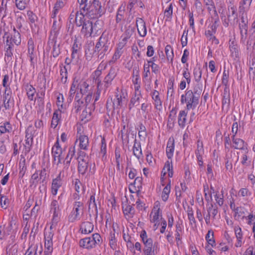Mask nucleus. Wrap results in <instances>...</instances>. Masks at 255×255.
<instances>
[{"label":"nucleus","mask_w":255,"mask_h":255,"mask_svg":"<svg viewBox=\"0 0 255 255\" xmlns=\"http://www.w3.org/2000/svg\"><path fill=\"white\" fill-rule=\"evenodd\" d=\"M84 8H86V14L91 18H98L105 13V9L101 5L100 0H85Z\"/></svg>","instance_id":"1"},{"label":"nucleus","mask_w":255,"mask_h":255,"mask_svg":"<svg viewBox=\"0 0 255 255\" xmlns=\"http://www.w3.org/2000/svg\"><path fill=\"white\" fill-rule=\"evenodd\" d=\"M111 49V41L108 35L103 33L96 44L94 53H97L98 58L102 59Z\"/></svg>","instance_id":"2"},{"label":"nucleus","mask_w":255,"mask_h":255,"mask_svg":"<svg viewBox=\"0 0 255 255\" xmlns=\"http://www.w3.org/2000/svg\"><path fill=\"white\" fill-rule=\"evenodd\" d=\"M199 95L196 92L193 93L192 90H186L185 94L181 96V103H186L188 110L195 109L199 103Z\"/></svg>","instance_id":"3"},{"label":"nucleus","mask_w":255,"mask_h":255,"mask_svg":"<svg viewBox=\"0 0 255 255\" xmlns=\"http://www.w3.org/2000/svg\"><path fill=\"white\" fill-rule=\"evenodd\" d=\"M3 40L5 42V50L11 51L13 49V44L18 45L21 43V39L19 32L13 28V33L10 35L5 33L3 36Z\"/></svg>","instance_id":"4"},{"label":"nucleus","mask_w":255,"mask_h":255,"mask_svg":"<svg viewBox=\"0 0 255 255\" xmlns=\"http://www.w3.org/2000/svg\"><path fill=\"white\" fill-rule=\"evenodd\" d=\"M140 237L144 246L143 255H155L154 253L155 243L153 245L152 238L147 236L144 230L141 231Z\"/></svg>","instance_id":"5"},{"label":"nucleus","mask_w":255,"mask_h":255,"mask_svg":"<svg viewBox=\"0 0 255 255\" xmlns=\"http://www.w3.org/2000/svg\"><path fill=\"white\" fill-rule=\"evenodd\" d=\"M77 159L78 161V169L80 174L84 175L90 170L89 157L84 151L79 152Z\"/></svg>","instance_id":"6"},{"label":"nucleus","mask_w":255,"mask_h":255,"mask_svg":"<svg viewBox=\"0 0 255 255\" xmlns=\"http://www.w3.org/2000/svg\"><path fill=\"white\" fill-rule=\"evenodd\" d=\"M101 237L99 234H94L92 237L85 238L80 241L79 244L82 247L91 249L101 243Z\"/></svg>","instance_id":"7"},{"label":"nucleus","mask_w":255,"mask_h":255,"mask_svg":"<svg viewBox=\"0 0 255 255\" xmlns=\"http://www.w3.org/2000/svg\"><path fill=\"white\" fill-rule=\"evenodd\" d=\"M52 155L57 166L61 164L64 156L63 155V149L59 144L58 138L52 148Z\"/></svg>","instance_id":"8"},{"label":"nucleus","mask_w":255,"mask_h":255,"mask_svg":"<svg viewBox=\"0 0 255 255\" xmlns=\"http://www.w3.org/2000/svg\"><path fill=\"white\" fill-rule=\"evenodd\" d=\"M83 203L77 201L75 202L73 205V209L68 216V221L70 222L73 223L80 218V213H83Z\"/></svg>","instance_id":"9"},{"label":"nucleus","mask_w":255,"mask_h":255,"mask_svg":"<svg viewBox=\"0 0 255 255\" xmlns=\"http://www.w3.org/2000/svg\"><path fill=\"white\" fill-rule=\"evenodd\" d=\"M127 100L124 96V94L121 92L119 94L116 95V98L113 102V108L114 110L119 111L120 109L124 105H126Z\"/></svg>","instance_id":"10"},{"label":"nucleus","mask_w":255,"mask_h":255,"mask_svg":"<svg viewBox=\"0 0 255 255\" xmlns=\"http://www.w3.org/2000/svg\"><path fill=\"white\" fill-rule=\"evenodd\" d=\"M241 22L239 23V29L241 35V41L245 42L247 38L248 20L245 18V15H241Z\"/></svg>","instance_id":"11"},{"label":"nucleus","mask_w":255,"mask_h":255,"mask_svg":"<svg viewBox=\"0 0 255 255\" xmlns=\"http://www.w3.org/2000/svg\"><path fill=\"white\" fill-rule=\"evenodd\" d=\"M62 208L54 203L53 201L50 204V212L53 214L52 216V225L54 224H56L60 219V212Z\"/></svg>","instance_id":"12"},{"label":"nucleus","mask_w":255,"mask_h":255,"mask_svg":"<svg viewBox=\"0 0 255 255\" xmlns=\"http://www.w3.org/2000/svg\"><path fill=\"white\" fill-rule=\"evenodd\" d=\"M117 76L116 69L114 67H111L108 74L105 77L103 83L105 90L108 89L112 84V82Z\"/></svg>","instance_id":"13"},{"label":"nucleus","mask_w":255,"mask_h":255,"mask_svg":"<svg viewBox=\"0 0 255 255\" xmlns=\"http://www.w3.org/2000/svg\"><path fill=\"white\" fill-rule=\"evenodd\" d=\"M28 57L30 60L31 65H33L36 63V54L34 50V42L32 39H30L28 41Z\"/></svg>","instance_id":"14"},{"label":"nucleus","mask_w":255,"mask_h":255,"mask_svg":"<svg viewBox=\"0 0 255 255\" xmlns=\"http://www.w3.org/2000/svg\"><path fill=\"white\" fill-rule=\"evenodd\" d=\"M136 26L139 35L142 37L146 36L147 29L145 22L141 18H136Z\"/></svg>","instance_id":"15"},{"label":"nucleus","mask_w":255,"mask_h":255,"mask_svg":"<svg viewBox=\"0 0 255 255\" xmlns=\"http://www.w3.org/2000/svg\"><path fill=\"white\" fill-rule=\"evenodd\" d=\"M76 149L75 146H71L69 148L68 152L67 154L65 160L63 161V170H67L69 168L71 160L75 155Z\"/></svg>","instance_id":"16"},{"label":"nucleus","mask_w":255,"mask_h":255,"mask_svg":"<svg viewBox=\"0 0 255 255\" xmlns=\"http://www.w3.org/2000/svg\"><path fill=\"white\" fill-rule=\"evenodd\" d=\"M161 216V211L159 208V204L156 202L155 203L154 208L150 214L151 222H157Z\"/></svg>","instance_id":"17"},{"label":"nucleus","mask_w":255,"mask_h":255,"mask_svg":"<svg viewBox=\"0 0 255 255\" xmlns=\"http://www.w3.org/2000/svg\"><path fill=\"white\" fill-rule=\"evenodd\" d=\"M11 91H7V92L4 91L3 97V106L5 110H8L11 107L13 106L14 103L13 100L11 98Z\"/></svg>","instance_id":"18"},{"label":"nucleus","mask_w":255,"mask_h":255,"mask_svg":"<svg viewBox=\"0 0 255 255\" xmlns=\"http://www.w3.org/2000/svg\"><path fill=\"white\" fill-rule=\"evenodd\" d=\"M95 109V105H91L88 107H85V109L83 111L81 115V119L85 123L89 121L92 117V110Z\"/></svg>","instance_id":"19"},{"label":"nucleus","mask_w":255,"mask_h":255,"mask_svg":"<svg viewBox=\"0 0 255 255\" xmlns=\"http://www.w3.org/2000/svg\"><path fill=\"white\" fill-rule=\"evenodd\" d=\"M61 171L59 173L58 176L52 181L51 185V193L55 196L57 194L58 189L61 186L62 179L61 178Z\"/></svg>","instance_id":"20"},{"label":"nucleus","mask_w":255,"mask_h":255,"mask_svg":"<svg viewBox=\"0 0 255 255\" xmlns=\"http://www.w3.org/2000/svg\"><path fill=\"white\" fill-rule=\"evenodd\" d=\"M82 25L81 32L87 37L91 36L94 28L92 22L90 20L86 21Z\"/></svg>","instance_id":"21"},{"label":"nucleus","mask_w":255,"mask_h":255,"mask_svg":"<svg viewBox=\"0 0 255 255\" xmlns=\"http://www.w3.org/2000/svg\"><path fill=\"white\" fill-rule=\"evenodd\" d=\"M252 0H242L240 2L239 12L240 15H245L249 9Z\"/></svg>","instance_id":"22"},{"label":"nucleus","mask_w":255,"mask_h":255,"mask_svg":"<svg viewBox=\"0 0 255 255\" xmlns=\"http://www.w3.org/2000/svg\"><path fill=\"white\" fill-rule=\"evenodd\" d=\"M152 100L154 101L153 104L155 108L158 111L162 109V101L159 97V92L156 90H154L151 94Z\"/></svg>","instance_id":"23"},{"label":"nucleus","mask_w":255,"mask_h":255,"mask_svg":"<svg viewBox=\"0 0 255 255\" xmlns=\"http://www.w3.org/2000/svg\"><path fill=\"white\" fill-rule=\"evenodd\" d=\"M79 141V146L81 149L87 150L89 144V138L87 135H80L77 139Z\"/></svg>","instance_id":"24"},{"label":"nucleus","mask_w":255,"mask_h":255,"mask_svg":"<svg viewBox=\"0 0 255 255\" xmlns=\"http://www.w3.org/2000/svg\"><path fill=\"white\" fill-rule=\"evenodd\" d=\"M132 151L133 155L138 159L143 157L140 143V142H137L136 139H135L134 141Z\"/></svg>","instance_id":"25"},{"label":"nucleus","mask_w":255,"mask_h":255,"mask_svg":"<svg viewBox=\"0 0 255 255\" xmlns=\"http://www.w3.org/2000/svg\"><path fill=\"white\" fill-rule=\"evenodd\" d=\"M65 5V2L62 0H57L55 3L51 14V17L55 19L60 10Z\"/></svg>","instance_id":"26"},{"label":"nucleus","mask_w":255,"mask_h":255,"mask_svg":"<svg viewBox=\"0 0 255 255\" xmlns=\"http://www.w3.org/2000/svg\"><path fill=\"white\" fill-rule=\"evenodd\" d=\"M94 229L93 224L90 222H84L82 223L80 227L81 233L88 234L91 233Z\"/></svg>","instance_id":"27"},{"label":"nucleus","mask_w":255,"mask_h":255,"mask_svg":"<svg viewBox=\"0 0 255 255\" xmlns=\"http://www.w3.org/2000/svg\"><path fill=\"white\" fill-rule=\"evenodd\" d=\"M174 150V140L172 137L169 138L167 143L166 154L168 158H171Z\"/></svg>","instance_id":"28"},{"label":"nucleus","mask_w":255,"mask_h":255,"mask_svg":"<svg viewBox=\"0 0 255 255\" xmlns=\"http://www.w3.org/2000/svg\"><path fill=\"white\" fill-rule=\"evenodd\" d=\"M61 112L60 110L55 111L52 118L51 127L54 128L58 126L61 119Z\"/></svg>","instance_id":"29"},{"label":"nucleus","mask_w":255,"mask_h":255,"mask_svg":"<svg viewBox=\"0 0 255 255\" xmlns=\"http://www.w3.org/2000/svg\"><path fill=\"white\" fill-rule=\"evenodd\" d=\"M135 32V28L131 25L126 27V30L122 35V38L127 41L133 35Z\"/></svg>","instance_id":"30"},{"label":"nucleus","mask_w":255,"mask_h":255,"mask_svg":"<svg viewBox=\"0 0 255 255\" xmlns=\"http://www.w3.org/2000/svg\"><path fill=\"white\" fill-rule=\"evenodd\" d=\"M25 90L28 100L33 101L35 99L34 96L36 91L35 89L32 85L26 84L25 86Z\"/></svg>","instance_id":"31"},{"label":"nucleus","mask_w":255,"mask_h":255,"mask_svg":"<svg viewBox=\"0 0 255 255\" xmlns=\"http://www.w3.org/2000/svg\"><path fill=\"white\" fill-rule=\"evenodd\" d=\"M78 79L74 78L69 91V99L70 102L72 101L76 90L78 89Z\"/></svg>","instance_id":"32"},{"label":"nucleus","mask_w":255,"mask_h":255,"mask_svg":"<svg viewBox=\"0 0 255 255\" xmlns=\"http://www.w3.org/2000/svg\"><path fill=\"white\" fill-rule=\"evenodd\" d=\"M187 112L185 110H181L179 112L178 117V122L180 127L184 128L186 122Z\"/></svg>","instance_id":"33"},{"label":"nucleus","mask_w":255,"mask_h":255,"mask_svg":"<svg viewBox=\"0 0 255 255\" xmlns=\"http://www.w3.org/2000/svg\"><path fill=\"white\" fill-rule=\"evenodd\" d=\"M42 252V248L40 246H35L33 248H29L26 251L25 255H41Z\"/></svg>","instance_id":"34"},{"label":"nucleus","mask_w":255,"mask_h":255,"mask_svg":"<svg viewBox=\"0 0 255 255\" xmlns=\"http://www.w3.org/2000/svg\"><path fill=\"white\" fill-rule=\"evenodd\" d=\"M78 89L81 95H83L88 93L89 85L86 81L78 80Z\"/></svg>","instance_id":"35"},{"label":"nucleus","mask_w":255,"mask_h":255,"mask_svg":"<svg viewBox=\"0 0 255 255\" xmlns=\"http://www.w3.org/2000/svg\"><path fill=\"white\" fill-rule=\"evenodd\" d=\"M230 49L231 51V55L236 60L239 58V51L237 45L235 44L233 42L230 45Z\"/></svg>","instance_id":"36"},{"label":"nucleus","mask_w":255,"mask_h":255,"mask_svg":"<svg viewBox=\"0 0 255 255\" xmlns=\"http://www.w3.org/2000/svg\"><path fill=\"white\" fill-rule=\"evenodd\" d=\"M232 138L233 147L237 149H242L244 148L245 143L243 140L241 138H236L234 136H232Z\"/></svg>","instance_id":"37"},{"label":"nucleus","mask_w":255,"mask_h":255,"mask_svg":"<svg viewBox=\"0 0 255 255\" xmlns=\"http://www.w3.org/2000/svg\"><path fill=\"white\" fill-rule=\"evenodd\" d=\"M141 98L142 95H137L136 94H134L133 96L130 99L129 104V109L130 110L133 107L138 106Z\"/></svg>","instance_id":"38"},{"label":"nucleus","mask_w":255,"mask_h":255,"mask_svg":"<svg viewBox=\"0 0 255 255\" xmlns=\"http://www.w3.org/2000/svg\"><path fill=\"white\" fill-rule=\"evenodd\" d=\"M163 170H164V175L166 173V170L168 172V176L169 177H172L173 175V166L172 164V162L169 161H167L165 162V165L163 169Z\"/></svg>","instance_id":"39"},{"label":"nucleus","mask_w":255,"mask_h":255,"mask_svg":"<svg viewBox=\"0 0 255 255\" xmlns=\"http://www.w3.org/2000/svg\"><path fill=\"white\" fill-rule=\"evenodd\" d=\"M207 213L211 216L213 219H215L216 216L218 213L217 207L216 205H214L212 203L208 205L207 208Z\"/></svg>","instance_id":"40"},{"label":"nucleus","mask_w":255,"mask_h":255,"mask_svg":"<svg viewBox=\"0 0 255 255\" xmlns=\"http://www.w3.org/2000/svg\"><path fill=\"white\" fill-rule=\"evenodd\" d=\"M170 180H169L168 183L164 188L162 193L161 198L164 202L166 201L168 199L170 192Z\"/></svg>","instance_id":"41"},{"label":"nucleus","mask_w":255,"mask_h":255,"mask_svg":"<svg viewBox=\"0 0 255 255\" xmlns=\"http://www.w3.org/2000/svg\"><path fill=\"white\" fill-rule=\"evenodd\" d=\"M165 52L167 60L172 63L174 57V53L173 49L170 45L166 46L165 47Z\"/></svg>","instance_id":"42"},{"label":"nucleus","mask_w":255,"mask_h":255,"mask_svg":"<svg viewBox=\"0 0 255 255\" xmlns=\"http://www.w3.org/2000/svg\"><path fill=\"white\" fill-rule=\"evenodd\" d=\"M84 17V15L81 12L77 11V15L74 21H75V23L77 26L82 25L85 22Z\"/></svg>","instance_id":"43"},{"label":"nucleus","mask_w":255,"mask_h":255,"mask_svg":"<svg viewBox=\"0 0 255 255\" xmlns=\"http://www.w3.org/2000/svg\"><path fill=\"white\" fill-rule=\"evenodd\" d=\"M12 128L8 122H5L0 125V135L3 133L9 132Z\"/></svg>","instance_id":"44"},{"label":"nucleus","mask_w":255,"mask_h":255,"mask_svg":"<svg viewBox=\"0 0 255 255\" xmlns=\"http://www.w3.org/2000/svg\"><path fill=\"white\" fill-rule=\"evenodd\" d=\"M125 13L124 7L121 6L119 8L117 12L116 15V22L117 23H120L122 20L124 19V14Z\"/></svg>","instance_id":"45"},{"label":"nucleus","mask_w":255,"mask_h":255,"mask_svg":"<svg viewBox=\"0 0 255 255\" xmlns=\"http://www.w3.org/2000/svg\"><path fill=\"white\" fill-rule=\"evenodd\" d=\"M205 238L209 244L211 245L212 247L215 246V241L214 239V232L211 230L208 231Z\"/></svg>","instance_id":"46"},{"label":"nucleus","mask_w":255,"mask_h":255,"mask_svg":"<svg viewBox=\"0 0 255 255\" xmlns=\"http://www.w3.org/2000/svg\"><path fill=\"white\" fill-rule=\"evenodd\" d=\"M123 212L125 215L131 217L134 213V209L131 205H126L123 207Z\"/></svg>","instance_id":"47"},{"label":"nucleus","mask_w":255,"mask_h":255,"mask_svg":"<svg viewBox=\"0 0 255 255\" xmlns=\"http://www.w3.org/2000/svg\"><path fill=\"white\" fill-rule=\"evenodd\" d=\"M54 231L52 230V225H51L49 229L45 230L44 239L45 240L52 241Z\"/></svg>","instance_id":"48"},{"label":"nucleus","mask_w":255,"mask_h":255,"mask_svg":"<svg viewBox=\"0 0 255 255\" xmlns=\"http://www.w3.org/2000/svg\"><path fill=\"white\" fill-rule=\"evenodd\" d=\"M155 61V57L152 58L150 60L147 61V63L150 65L151 67L152 72L154 73H157L159 71V66L154 63Z\"/></svg>","instance_id":"49"},{"label":"nucleus","mask_w":255,"mask_h":255,"mask_svg":"<svg viewBox=\"0 0 255 255\" xmlns=\"http://www.w3.org/2000/svg\"><path fill=\"white\" fill-rule=\"evenodd\" d=\"M67 68L64 66L62 67L60 69V75L61 76V81L63 83H65L67 80Z\"/></svg>","instance_id":"50"},{"label":"nucleus","mask_w":255,"mask_h":255,"mask_svg":"<svg viewBox=\"0 0 255 255\" xmlns=\"http://www.w3.org/2000/svg\"><path fill=\"white\" fill-rule=\"evenodd\" d=\"M194 79L196 82H199L201 79L202 71L199 67L195 68L193 71Z\"/></svg>","instance_id":"51"},{"label":"nucleus","mask_w":255,"mask_h":255,"mask_svg":"<svg viewBox=\"0 0 255 255\" xmlns=\"http://www.w3.org/2000/svg\"><path fill=\"white\" fill-rule=\"evenodd\" d=\"M54 203L62 208L65 204V199L63 198V194H61L57 199H54L52 201Z\"/></svg>","instance_id":"52"},{"label":"nucleus","mask_w":255,"mask_h":255,"mask_svg":"<svg viewBox=\"0 0 255 255\" xmlns=\"http://www.w3.org/2000/svg\"><path fill=\"white\" fill-rule=\"evenodd\" d=\"M9 231L10 230L8 228L0 226V240H2L9 235Z\"/></svg>","instance_id":"53"},{"label":"nucleus","mask_w":255,"mask_h":255,"mask_svg":"<svg viewBox=\"0 0 255 255\" xmlns=\"http://www.w3.org/2000/svg\"><path fill=\"white\" fill-rule=\"evenodd\" d=\"M39 180H41L39 176V171L36 170L35 173L32 175L30 182L32 185L36 186Z\"/></svg>","instance_id":"54"},{"label":"nucleus","mask_w":255,"mask_h":255,"mask_svg":"<svg viewBox=\"0 0 255 255\" xmlns=\"http://www.w3.org/2000/svg\"><path fill=\"white\" fill-rule=\"evenodd\" d=\"M109 240V244L111 248L113 250L116 249L117 247V240L116 239L115 234L114 233H111Z\"/></svg>","instance_id":"55"},{"label":"nucleus","mask_w":255,"mask_h":255,"mask_svg":"<svg viewBox=\"0 0 255 255\" xmlns=\"http://www.w3.org/2000/svg\"><path fill=\"white\" fill-rule=\"evenodd\" d=\"M122 132V138L123 141L128 143V130L126 129V126L124 125L123 127V129L121 130Z\"/></svg>","instance_id":"56"},{"label":"nucleus","mask_w":255,"mask_h":255,"mask_svg":"<svg viewBox=\"0 0 255 255\" xmlns=\"http://www.w3.org/2000/svg\"><path fill=\"white\" fill-rule=\"evenodd\" d=\"M60 27L61 22L60 20L59 21H57L55 19H54L53 25L52 26V31L54 33V34H56L58 33Z\"/></svg>","instance_id":"57"},{"label":"nucleus","mask_w":255,"mask_h":255,"mask_svg":"<svg viewBox=\"0 0 255 255\" xmlns=\"http://www.w3.org/2000/svg\"><path fill=\"white\" fill-rule=\"evenodd\" d=\"M0 204L2 208L4 209H6L9 205L8 198L5 196H1L0 197Z\"/></svg>","instance_id":"58"},{"label":"nucleus","mask_w":255,"mask_h":255,"mask_svg":"<svg viewBox=\"0 0 255 255\" xmlns=\"http://www.w3.org/2000/svg\"><path fill=\"white\" fill-rule=\"evenodd\" d=\"M16 7L19 10H23L25 8L26 2L25 0H15Z\"/></svg>","instance_id":"59"},{"label":"nucleus","mask_w":255,"mask_h":255,"mask_svg":"<svg viewBox=\"0 0 255 255\" xmlns=\"http://www.w3.org/2000/svg\"><path fill=\"white\" fill-rule=\"evenodd\" d=\"M196 156H202L204 154V148L203 144L199 140L197 141V149L195 152Z\"/></svg>","instance_id":"60"},{"label":"nucleus","mask_w":255,"mask_h":255,"mask_svg":"<svg viewBox=\"0 0 255 255\" xmlns=\"http://www.w3.org/2000/svg\"><path fill=\"white\" fill-rule=\"evenodd\" d=\"M216 194L215 195V199L216 203L220 206H221L224 203V195L223 194H218L217 192L215 191Z\"/></svg>","instance_id":"61"},{"label":"nucleus","mask_w":255,"mask_h":255,"mask_svg":"<svg viewBox=\"0 0 255 255\" xmlns=\"http://www.w3.org/2000/svg\"><path fill=\"white\" fill-rule=\"evenodd\" d=\"M230 102V94L228 89H225L224 92L223 98L222 100L223 105L229 104Z\"/></svg>","instance_id":"62"},{"label":"nucleus","mask_w":255,"mask_h":255,"mask_svg":"<svg viewBox=\"0 0 255 255\" xmlns=\"http://www.w3.org/2000/svg\"><path fill=\"white\" fill-rule=\"evenodd\" d=\"M64 96L63 94L59 93L57 96V105L60 108H63Z\"/></svg>","instance_id":"63"},{"label":"nucleus","mask_w":255,"mask_h":255,"mask_svg":"<svg viewBox=\"0 0 255 255\" xmlns=\"http://www.w3.org/2000/svg\"><path fill=\"white\" fill-rule=\"evenodd\" d=\"M150 65L149 64L145 63L143 67V78L146 79L150 74Z\"/></svg>","instance_id":"64"}]
</instances>
